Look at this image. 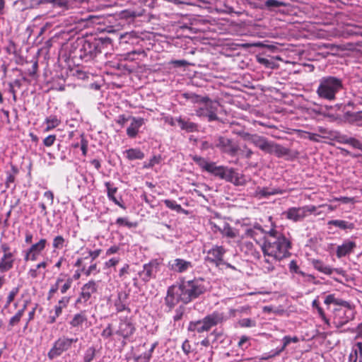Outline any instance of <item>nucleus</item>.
Returning a JSON list of instances; mask_svg holds the SVG:
<instances>
[{
  "mask_svg": "<svg viewBox=\"0 0 362 362\" xmlns=\"http://www.w3.org/2000/svg\"><path fill=\"white\" fill-rule=\"evenodd\" d=\"M284 190L279 188L272 187H257L255 192V196L258 199L267 198L271 195L282 194Z\"/></svg>",
  "mask_w": 362,
  "mask_h": 362,
  "instance_id": "aec40b11",
  "label": "nucleus"
},
{
  "mask_svg": "<svg viewBox=\"0 0 362 362\" xmlns=\"http://www.w3.org/2000/svg\"><path fill=\"white\" fill-rule=\"evenodd\" d=\"M64 242L65 240L62 236L57 235L54 238L53 247L55 249H61L63 247Z\"/></svg>",
  "mask_w": 362,
  "mask_h": 362,
  "instance_id": "6e6d98bb",
  "label": "nucleus"
},
{
  "mask_svg": "<svg viewBox=\"0 0 362 362\" xmlns=\"http://www.w3.org/2000/svg\"><path fill=\"white\" fill-rule=\"evenodd\" d=\"M226 252V250L221 245H214L208 250H205L206 253L204 261L216 267L224 264L223 257Z\"/></svg>",
  "mask_w": 362,
  "mask_h": 362,
  "instance_id": "1a4fd4ad",
  "label": "nucleus"
},
{
  "mask_svg": "<svg viewBox=\"0 0 362 362\" xmlns=\"http://www.w3.org/2000/svg\"><path fill=\"white\" fill-rule=\"evenodd\" d=\"M201 345L204 346V348H201V351H203L205 354L204 358H196L195 360L201 362H211L212 356H213V351L211 347H209V341L207 339H204L201 341Z\"/></svg>",
  "mask_w": 362,
  "mask_h": 362,
  "instance_id": "393cba45",
  "label": "nucleus"
},
{
  "mask_svg": "<svg viewBox=\"0 0 362 362\" xmlns=\"http://www.w3.org/2000/svg\"><path fill=\"white\" fill-rule=\"evenodd\" d=\"M68 349V339H59L57 340L53 348L49 351L48 356L52 359L60 356L64 351Z\"/></svg>",
  "mask_w": 362,
  "mask_h": 362,
  "instance_id": "f3484780",
  "label": "nucleus"
},
{
  "mask_svg": "<svg viewBox=\"0 0 362 362\" xmlns=\"http://www.w3.org/2000/svg\"><path fill=\"white\" fill-rule=\"evenodd\" d=\"M209 288V282L202 278L183 281L180 285L172 286L168 288L166 303L170 307L179 302L187 304L204 293Z\"/></svg>",
  "mask_w": 362,
  "mask_h": 362,
  "instance_id": "f257e3e1",
  "label": "nucleus"
},
{
  "mask_svg": "<svg viewBox=\"0 0 362 362\" xmlns=\"http://www.w3.org/2000/svg\"><path fill=\"white\" fill-rule=\"evenodd\" d=\"M72 147L81 151L83 156H86L87 153L88 142L83 139L82 135H80V142L72 144Z\"/></svg>",
  "mask_w": 362,
  "mask_h": 362,
  "instance_id": "ea45409f",
  "label": "nucleus"
},
{
  "mask_svg": "<svg viewBox=\"0 0 362 362\" xmlns=\"http://www.w3.org/2000/svg\"><path fill=\"white\" fill-rule=\"evenodd\" d=\"M120 261L119 257H112L105 262V268L115 267Z\"/></svg>",
  "mask_w": 362,
  "mask_h": 362,
  "instance_id": "e2e57ef3",
  "label": "nucleus"
},
{
  "mask_svg": "<svg viewBox=\"0 0 362 362\" xmlns=\"http://www.w3.org/2000/svg\"><path fill=\"white\" fill-rule=\"evenodd\" d=\"M312 264L315 269L325 274L330 275L332 274L334 271V269H332L328 265H326L322 261L318 259H313L312 261Z\"/></svg>",
  "mask_w": 362,
  "mask_h": 362,
  "instance_id": "7c9ffc66",
  "label": "nucleus"
},
{
  "mask_svg": "<svg viewBox=\"0 0 362 362\" xmlns=\"http://www.w3.org/2000/svg\"><path fill=\"white\" fill-rule=\"evenodd\" d=\"M193 160L200 166V168H202L203 170H206L208 172L211 165V163L212 162H209L207 161L205 158H202L200 156H194L193 158Z\"/></svg>",
  "mask_w": 362,
  "mask_h": 362,
  "instance_id": "a19ab883",
  "label": "nucleus"
},
{
  "mask_svg": "<svg viewBox=\"0 0 362 362\" xmlns=\"http://www.w3.org/2000/svg\"><path fill=\"white\" fill-rule=\"evenodd\" d=\"M100 250H96L94 251H87V255L85 257L84 259H86L89 257L91 259V261H93L100 255Z\"/></svg>",
  "mask_w": 362,
  "mask_h": 362,
  "instance_id": "338daca9",
  "label": "nucleus"
},
{
  "mask_svg": "<svg viewBox=\"0 0 362 362\" xmlns=\"http://www.w3.org/2000/svg\"><path fill=\"white\" fill-rule=\"evenodd\" d=\"M95 350L93 347L88 348L84 355V362H91L95 357Z\"/></svg>",
  "mask_w": 362,
  "mask_h": 362,
  "instance_id": "8fccbe9b",
  "label": "nucleus"
},
{
  "mask_svg": "<svg viewBox=\"0 0 362 362\" xmlns=\"http://www.w3.org/2000/svg\"><path fill=\"white\" fill-rule=\"evenodd\" d=\"M88 1L86 0L71 1L69 0V10H72L70 14H79L80 16H69V41L73 35L81 31L87 25V21L91 17L90 15H86L85 11L88 10Z\"/></svg>",
  "mask_w": 362,
  "mask_h": 362,
  "instance_id": "7ed1b4c3",
  "label": "nucleus"
},
{
  "mask_svg": "<svg viewBox=\"0 0 362 362\" xmlns=\"http://www.w3.org/2000/svg\"><path fill=\"white\" fill-rule=\"evenodd\" d=\"M59 59L62 62H68V54L65 45H63L59 52Z\"/></svg>",
  "mask_w": 362,
  "mask_h": 362,
  "instance_id": "4d7b16f0",
  "label": "nucleus"
},
{
  "mask_svg": "<svg viewBox=\"0 0 362 362\" xmlns=\"http://www.w3.org/2000/svg\"><path fill=\"white\" fill-rule=\"evenodd\" d=\"M239 325L242 327H252L256 325L255 321L250 318H243L239 321Z\"/></svg>",
  "mask_w": 362,
  "mask_h": 362,
  "instance_id": "5fc2aeb1",
  "label": "nucleus"
},
{
  "mask_svg": "<svg viewBox=\"0 0 362 362\" xmlns=\"http://www.w3.org/2000/svg\"><path fill=\"white\" fill-rule=\"evenodd\" d=\"M18 173V168L15 165H11V169L6 172V186L7 188L11 187V185L14 183L16 175Z\"/></svg>",
  "mask_w": 362,
  "mask_h": 362,
  "instance_id": "72a5a7b5",
  "label": "nucleus"
},
{
  "mask_svg": "<svg viewBox=\"0 0 362 362\" xmlns=\"http://www.w3.org/2000/svg\"><path fill=\"white\" fill-rule=\"evenodd\" d=\"M47 240L45 239H40V241L33 244L25 252L24 259L25 261H35L38 255L45 248Z\"/></svg>",
  "mask_w": 362,
  "mask_h": 362,
  "instance_id": "4468645a",
  "label": "nucleus"
},
{
  "mask_svg": "<svg viewBox=\"0 0 362 362\" xmlns=\"http://www.w3.org/2000/svg\"><path fill=\"white\" fill-rule=\"evenodd\" d=\"M182 96L184 98L190 101L191 103H192L194 104H198L199 105L204 100V98H205V97H202L201 95H197L192 92L184 93L182 95Z\"/></svg>",
  "mask_w": 362,
  "mask_h": 362,
  "instance_id": "c9c22d12",
  "label": "nucleus"
},
{
  "mask_svg": "<svg viewBox=\"0 0 362 362\" xmlns=\"http://www.w3.org/2000/svg\"><path fill=\"white\" fill-rule=\"evenodd\" d=\"M327 225L334 226L344 230H351L355 228L354 223L340 219L330 220L328 221Z\"/></svg>",
  "mask_w": 362,
  "mask_h": 362,
  "instance_id": "a878e982",
  "label": "nucleus"
},
{
  "mask_svg": "<svg viewBox=\"0 0 362 362\" xmlns=\"http://www.w3.org/2000/svg\"><path fill=\"white\" fill-rule=\"evenodd\" d=\"M136 330L132 319L129 317L120 318L118 328L116 330V334L120 336L123 339V344H126V341L134 334Z\"/></svg>",
  "mask_w": 362,
  "mask_h": 362,
  "instance_id": "9b49d317",
  "label": "nucleus"
},
{
  "mask_svg": "<svg viewBox=\"0 0 362 362\" xmlns=\"http://www.w3.org/2000/svg\"><path fill=\"white\" fill-rule=\"evenodd\" d=\"M69 72L71 74H69V76H71L73 78H76L83 81L88 80L90 77L93 76L90 74L87 73L79 69H69Z\"/></svg>",
  "mask_w": 362,
  "mask_h": 362,
  "instance_id": "473e14b6",
  "label": "nucleus"
},
{
  "mask_svg": "<svg viewBox=\"0 0 362 362\" xmlns=\"http://www.w3.org/2000/svg\"><path fill=\"white\" fill-rule=\"evenodd\" d=\"M22 317L21 311H17V313L10 319L8 325L11 327L16 325L21 321Z\"/></svg>",
  "mask_w": 362,
  "mask_h": 362,
  "instance_id": "864d4df0",
  "label": "nucleus"
},
{
  "mask_svg": "<svg viewBox=\"0 0 362 362\" xmlns=\"http://www.w3.org/2000/svg\"><path fill=\"white\" fill-rule=\"evenodd\" d=\"M356 243L350 240H346L341 245L337 247L336 255L338 258L345 257L351 253L356 247Z\"/></svg>",
  "mask_w": 362,
  "mask_h": 362,
  "instance_id": "6ab92c4d",
  "label": "nucleus"
},
{
  "mask_svg": "<svg viewBox=\"0 0 362 362\" xmlns=\"http://www.w3.org/2000/svg\"><path fill=\"white\" fill-rule=\"evenodd\" d=\"M20 291V286H18L16 287H13L10 292L8 293V295L7 296V298L8 300H11V301H13L16 296L18 294Z\"/></svg>",
  "mask_w": 362,
  "mask_h": 362,
  "instance_id": "69168bd1",
  "label": "nucleus"
},
{
  "mask_svg": "<svg viewBox=\"0 0 362 362\" xmlns=\"http://www.w3.org/2000/svg\"><path fill=\"white\" fill-rule=\"evenodd\" d=\"M324 303L329 305L330 304H334L337 305H341L343 307H349V303L348 301L344 300L341 298H338L335 297L334 294H329L325 297Z\"/></svg>",
  "mask_w": 362,
  "mask_h": 362,
  "instance_id": "2f4dec72",
  "label": "nucleus"
},
{
  "mask_svg": "<svg viewBox=\"0 0 362 362\" xmlns=\"http://www.w3.org/2000/svg\"><path fill=\"white\" fill-rule=\"evenodd\" d=\"M288 267H289L291 272L300 274L304 277H305V276L308 277L309 279H314L313 276H312L310 274H306L305 272L300 271L299 269V267L297 264L296 261H295V260L291 261V262L289 263Z\"/></svg>",
  "mask_w": 362,
  "mask_h": 362,
  "instance_id": "4c0bfd02",
  "label": "nucleus"
},
{
  "mask_svg": "<svg viewBox=\"0 0 362 362\" xmlns=\"http://www.w3.org/2000/svg\"><path fill=\"white\" fill-rule=\"evenodd\" d=\"M330 202H341L344 204H348V203H354L355 200L353 197H334L329 200Z\"/></svg>",
  "mask_w": 362,
  "mask_h": 362,
  "instance_id": "13d9d810",
  "label": "nucleus"
},
{
  "mask_svg": "<svg viewBox=\"0 0 362 362\" xmlns=\"http://www.w3.org/2000/svg\"><path fill=\"white\" fill-rule=\"evenodd\" d=\"M163 119L165 123L168 124L172 127H175L177 124L176 118H173L170 115L165 116Z\"/></svg>",
  "mask_w": 362,
  "mask_h": 362,
  "instance_id": "774afa93",
  "label": "nucleus"
},
{
  "mask_svg": "<svg viewBox=\"0 0 362 362\" xmlns=\"http://www.w3.org/2000/svg\"><path fill=\"white\" fill-rule=\"evenodd\" d=\"M86 317L84 314V313H80L78 314H76L73 320L71 322V325L73 327H79L81 326L82 324L86 321Z\"/></svg>",
  "mask_w": 362,
  "mask_h": 362,
  "instance_id": "79ce46f5",
  "label": "nucleus"
},
{
  "mask_svg": "<svg viewBox=\"0 0 362 362\" xmlns=\"http://www.w3.org/2000/svg\"><path fill=\"white\" fill-rule=\"evenodd\" d=\"M219 106L218 101L205 97L195 110V114L197 117L206 119L208 122L216 121L218 119L217 112Z\"/></svg>",
  "mask_w": 362,
  "mask_h": 362,
  "instance_id": "0eeeda50",
  "label": "nucleus"
},
{
  "mask_svg": "<svg viewBox=\"0 0 362 362\" xmlns=\"http://www.w3.org/2000/svg\"><path fill=\"white\" fill-rule=\"evenodd\" d=\"M132 122L129 127L127 129V134L130 138H135L139 132V129L144 124V119L141 117H131Z\"/></svg>",
  "mask_w": 362,
  "mask_h": 362,
  "instance_id": "412c9836",
  "label": "nucleus"
},
{
  "mask_svg": "<svg viewBox=\"0 0 362 362\" xmlns=\"http://www.w3.org/2000/svg\"><path fill=\"white\" fill-rule=\"evenodd\" d=\"M113 334L112 327L111 324H108L107 326L103 330L101 336L104 339H108Z\"/></svg>",
  "mask_w": 362,
  "mask_h": 362,
  "instance_id": "052dcab7",
  "label": "nucleus"
},
{
  "mask_svg": "<svg viewBox=\"0 0 362 362\" xmlns=\"http://www.w3.org/2000/svg\"><path fill=\"white\" fill-rule=\"evenodd\" d=\"M291 248V241L276 228H272L268 231L262 245L264 257L272 258L275 262L288 257Z\"/></svg>",
  "mask_w": 362,
  "mask_h": 362,
  "instance_id": "f03ea898",
  "label": "nucleus"
},
{
  "mask_svg": "<svg viewBox=\"0 0 362 362\" xmlns=\"http://www.w3.org/2000/svg\"><path fill=\"white\" fill-rule=\"evenodd\" d=\"M344 308L334 310L333 323L337 328L341 327L352 318L353 313L351 306Z\"/></svg>",
  "mask_w": 362,
  "mask_h": 362,
  "instance_id": "f8f14e48",
  "label": "nucleus"
},
{
  "mask_svg": "<svg viewBox=\"0 0 362 362\" xmlns=\"http://www.w3.org/2000/svg\"><path fill=\"white\" fill-rule=\"evenodd\" d=\"M349 362H362V342H356L349 356Z\"/></svg>",
  "mask_w": 362,
  "mask_h": 362,
  "instance_id": "b1692460",
  "label": "nucleus"
},
{
  "mask_svg": "<svg viewBox=\"0 0 362 362\" xmlns=\"http://www.w3.org/2000/svg\"><path fill=\"white\" fill-rule=\"evenodd\" d=\"M230 169L222 165L217 166L215 163L212 162L208 172L214 176L226 180V177L229 176Z\"/></svg>",
  "mask_w": 362,
  "mask_h": 362,
  "instance_id": "4be33fe9",
  "label": "nucleus"
},
{
  "mask_svg": "<svg viewBox=\"0 0 362 362\" xmlns=\"http://www.w3.org/2000/svg\"><path fill=\"white\" fill-rule=\"evenodd\" d=\"M343 143L349 144L354 148L359 149L362 151V142L354 137L343 138Z\"/></svg>",
  "mask_w": 362,
  "mask_h": 362,
  "instance_id": "58836bf2",
  "label": "nucleus"
},
{
  "mask_svg": "<svg viewBox=\"0 0 362 362\" xmlns=\"http://www.w3.org/2000/svg\"><path fill=\"white\" fill-rule=\"evenodd\" d=\"M239 244L241 245L242 250L245 253L253 255L255 253V247L252 242L238 240Z\"/></svg>",
  "mask_w": 362,
  "mask_h": 362,
  "instance_id": "37998d69",
  "label": "nucleus"
},
{
  "mask_svg": "<svg viewBox=\"0 0 362 362\" xmlns=\"http://www.w3.org/2000/svg\"><path fill=\"white\" fill-rule=\"evenodd\" d=\"M13 254H4L0 259V272L4 273L11 269L13 267Z\"/></svg>",
  "mask_w": 362,
  "mask_h": 362,
  "instance_id": "5701e85b",
  "label": "nucleus"
},
{
  "mask_svg": "<svg viewBox=\"0 0 362 362\" xmlns=\"http://www.w3.org/2000/svg\"><path fill=\"white\" fill-rule=\"evenodd\" d=\"M223 320H225V315L223 313L214 312L202 320L190 322L188 325V330L197 333L208 332L211 327L221 323Z\"/></svg>",
  "mask_w": 362,
  "mask_h": 362,
  "instance_id": "423d86ee",
  "label": "nucleus"
},
{
  "mask_svg": "<svg viewBox=\"0 0 362 362\" xmlns=\"http://www.w3.org/2000/svg\"><path fill=\"white\" fill-rule=\"evenodd\" d=\"M59 288L61 290L62 293H65L68 289V280L64 282V280L59 278L54 286L49 291L50 293H55Z\"/></svg>",
  "mask_w": 362,
  "mask_h": 362,
  "instance_id": "f704fd0d",
  "label": "nucleus"
},
{
  "mask_svg": "<svg viewBox=\"0 0 362 362\" xmlns=\"http://www.w3.org/2000/svg\"><path fill=\"white\" fill-rule=\"evenodd\" d=\"M298 341H299V339L297 337H291L290 336H285L282 339L283 345L281 346V347L278 349V350L276 351L275 354H278L281 353V351H283L289 344L297 343V342H298Z\"/></svg>",
  "mask_w": 362,
  "mask_h": 362,
  "instance_id": "e433bc0d",
  "label": "nucleus"
},
{
  "mask_svg": "<svg viewBox=\"0 0 362 362\" xmlns=\"http://www.w3.org/2000/svg\"><path fill=\"white\" fill-rule=\"evenodd\" d=\"M97 291V285L96 283L93 281H90L86 284L81 288V293L79 298L78 299V302L86 303L88 301L91 295L96 292Z\"/></svg>",
  "mask_w": 362,
  "mask_h": 362,
  "instance_id": "a211bd4d",
  "label": "nucleus"
},
{
  "mask_svg": "<svg viewBox=\"0 0 362 362\" xmlns=\"http://www.w3.org/2000/svg\"><path fill=\"white\" fill-rule=\"evenodd\" d=\"M176 120L177 124L182 130H185L187 132H193L197 129V125L189 120H186L181 117H177Z\"/></svg>",
  "mask_w": 362,
  "mask_h": 362,
  "instance_id": "bb28decb",
  "label": "nucleus"
},
{
  "mask_svg": "<svg viewBox=\"0 0 362 362\" xmlns=\"http://www.w3.org/2000/svg\"><path fill=\"white\" fill-rule=\"evenodd\" d=\"M164 204H165V206L168 208H169L172 210H175L177 212H180L182 210L181 205L178 204L176 201L170 200V199H165Z\"/></svg>",
  "mask_w": 362,
  "mask_h": 362,
  "instance_id": "c03bdc74",
  "label": "nucleus"
},
{
  "mask_svg": "<svg viewBox=\"0 0 362 362\" xmlns=\"http://www.w3.org/2000/svg\"><path fill=\"white\" fill-rule=\"evenodd\" d=\"M226 177L227 181L234 183L235 185H243L245 184V179L242 174L236 173L233 169H230V174Z\"/></svg>",
  "mask_w": 362,
  "mask_h": 362,
  "instance_id": "cd10ccee",
  "label": "nucleus"
},
{
  "mask_svg": "<svg viewBox=\"0 0 362 362\" xmlns=\"http://www.w3.org/2000/svg\"><path fill=\"white\" fill-rule=\"evenodd\" d=\"M342 88L341 79L335 76H325L319 80L316 93L322 100L334 101L336 100L337 94Z\"/></svg>",
  "mask_w": 362,
  "mask_h": 362,
  "instance_id": "20e7f679",
  "label": "nucleus"
},
{
  "mask_svg": "<svg viewBox=\"0 0 362 362\" xmlns=\"http://www.w3.org/2000/svg\"><path fill=\"white\" fill-rule=\"evenodd\" d=\"M214 145L221 151L231 156L235 155L239 149L238 145L235 142L226 136H219L215 141Z\"/></svg>",
  "mask_w": 362,
  "mask_h": 362,
  "instance_id": "ddd939ff",
  "label": "nucleus"
},
{
  "mask_svg": "<svg viewBox=\"0 0 362 362\" xmlns=\"http://www.w3.org/2000/svg\"><path fill=\"white\" fill-rule=\"evenodd\" d=\"M115 306L117 312H122L126 310H129L128 307L127 306V303L122 301H119L118 300H115Z\"/></svg>",
  "mask_w": 362,
  "mask_h": 362,
  "instance_id": "680f3d73",
  "label": "nucleus"
},
{
  "mask_svg": "<svg viewBox=\"0 0 362 362\" xmlns=\"http://www.w3.org/2000/svg\"><path fill=\"white\" fill-rule=\"evenodd\" d=\"M169 269L177 273H184L193 268L191 262L181 258H176L168 264Z\"/></svg>",
  "mask_w": 362,
  "mask_h": 362,
  "instance_id": "dca6fc26",
  "label": "nucleus"
},
{
  "mask_svg": "<svg viewBox=\"0 0 362 362\" xmlns=\"http://www.w3.org/2000/svg\"><path fill=\"white\" fill-rule=\"evenodd\" d=\"M118 226H126L129 228L134 227L136 225L130 221H129L127 218L125 217H119L116 220L115 223Z\"/></svg>",
  "mask_w": 362,
  "mask_h": 362,
  "instance_id": "49530a36",
  "label": "nucleus"
},
{
  "mask_svg": "<svg viewBox=\"0 0 362 362\" xmlns=\"http://www.w3.org/2000/svg\"><path fill=\"white\" fill-rule=\"evenodd\" d=\"M243 139L250 141L256 147L267 153H275L278 156L285 154L286 149L279 144L268 141L265 137L258 134H252L245 131L237 132Z\"/></svg>",
  "mask_w": 362,
  "mask_h": 362,
  "instance_id": "39448f33",
  "label": "nucleus"
},
{
  "mask_svg": "<svg viewBox=\"0 0 362 362\" xmlns=\"http://www.w3.org/2000/svg\"><path fill=\"white\" fill-rule=\"evenodd\" d=\"M152 357V354L150 352L146 351L141 354L137 360L139 362H149Z\"/></svg>",
  "mask_w": 362,
  "mask_h": 362,
  "instance_id": "0e129e2a",
  "label": "nucleus"
},
{
  "mask_svg": "<svg viewBox=\"0 0 362 362\" xmlns=\"http://www.w3.org/2000/svg\"><path fill=\"white\" fill-rule=\"evenodd\" d=\"M68 302V298L66 297L63 298L61 300L59 301L57 305L55 306V313L54 315L57 317L62 313V310L64 307H66V303Z\"/></svg>",
  "mask_w": 362,
  "mask_h": 362,
  "instance_id": "09e8293b",
  "label": "nucleus"
},
{
  "mask_svg": "<svg viewBox=\"0 0 362 362\" xmlns=\"http://www.w3.org/2000/svg\"><path fill=\"white\" fill-rule=\"evenodd\" d=\"M250 345V337L247 336H242L238 341V347L244 351L247 349Z\"/></svg>",
  "mask_w": 362,
  "mask_h": 362,
  "instance_id": "de8ad7c7",
  "label": "nucleus"
},
{
  "mask_svg": "<svg viewBox=\"0 0 362 362\" xmlns=\"http://www.w3.org/2000/svg\"><path fill=\"white\" fill-rule=\"evenodd\" d=\"M105 187L107 188L108 199L121 208L125 209V206L115 197V194L117 191V188L113 187L110 182H106Z\"/></svg>",
  "mask_w": 362,
  "mask_h": 362,
  "instance_id": "c756f323",
  "label": "nucleus"
},
{
  "mask_svg": "<svg viewBox=\"0 0 362 362\" xmlns=\"http://www.w3.org/2000/svg\"><path fill=\"white\" fill-rule=\"evenodd\" d=\"M257 230H261V227L255 226L253 228H246V230L245 231V234L241 236V239H243L245 237H247V238L248 237V238L255 239V236H256Z\"/></svg>",
  "mask_w": 362,
  "mask_h": 362,
  "instance_id": "a18cd8bd",
  "label": "nucleus"
},
{
  "mask_svg": "<svg viewBox=\"0 0 362 362\" xmlns=\"http://www.w3.org/2000/svg\"><path fill=\"white\" fill-rule=\"evenodd\" d=\"M264 4L267 8H277L286 5L285 3L278 0H267Z\"/></svg>",
  "mask_w": 362,
  "mask_h": 362,
  "instance_id": "603ef678",
  "label": "nucleus"
},
{
  "mask_svg": "<svg viewBox=\"0 0 362 362\" xmlns=\"http://www.w3.org/2000/svg\"><path fill=\"white\" fill-rule=\"evenodd\" d=\"M274 262H276L274 260L272 259L270 261L269 259L265 258L264 264L263 265V269L265 272L269 273L274 269Z\"/></svg>",
  "mask_w": 362,
  "mask_h": 362,
  "instance_id": "3c124183",
  "label": "nucleus"
},
{
  "mask_svg": "<svg viewBox=\"0 0 362 362\" xmlns=\"http://www.w3.org/2000/svg\"><path fill=\"white\" fill-rule=\"evenodd\" d=\"M211 228L214 232H220L223 237L235 239L239 237L238 230L230 226L229 223L224 222L223 226H217L215 223H211Z\"/></svg>",
  "mask_w": 362,
  "mask_h": 362,
  "instance_id": "2eb2a0df",
  "label": "nucleus"
},
{
  "mask_svg": "<svg viewBox=\"0 0 362 362\" xmlns=\"http://www.w3.org/2000/svg\"><path fill=\"white\" fill-rule=\"evenodd\" d=\"M47 127L46 130H49L58 125L59 121L55 117H50L46 119Z\"/></svg>",
  "mask_w": 362,
  "mask_h": 362,
  "instance_id": "bf43d9fd",
  "label": "nucleus"
},
{
  "mask_svg": "<svg viewBox=\"0 0 362 362\" xmlns=\"http://www.w3.org/2000/svg\"><path fill=\"white\" fill-rule=\"evenodd\" d=\"M317 207L314 205H306L300 207H291L285 211L283 214L285 217L293 222L303 221L309 214L315 212Z\"/></svg>",
  "mask_w": 362,
  "mask_h": 362,
  "instance_id": "6e6552de",
  "label": "nucleus"
},
{
  "mask_svg": "<svg viewBox=\"0 0 362 362\" xmlns=\"http://www.w3.org/2000/svg\"><path fill=\"white\" fill-rule=\"evenodd\" d=\"M124 153L126 158L129 160H142L144 158V153L137 148L127 149Z\"/></svg>",
  "mask_w": 362,
  "mask_h": 362,
  "instance_id": "c85d7f7f",
  "label": "nucleus"
},
{
  "mask_svg": "<svg viewBox=\"0 0 362 362\" xmlns=\"http://www.w3.org/2000/svg\"><path fill=\"white\" fill-rule=\"evenodd\" d=\"M159 269V262L157 259H153L143 265V269L138 272V276L141 281L146 284L151 279L156 278Z\"/></svg>",
  "mask_w": 362,
  "mask_h": 362,
  "instance_id": "9d476101",
  "label": "nucleus"
}]
</instances>
